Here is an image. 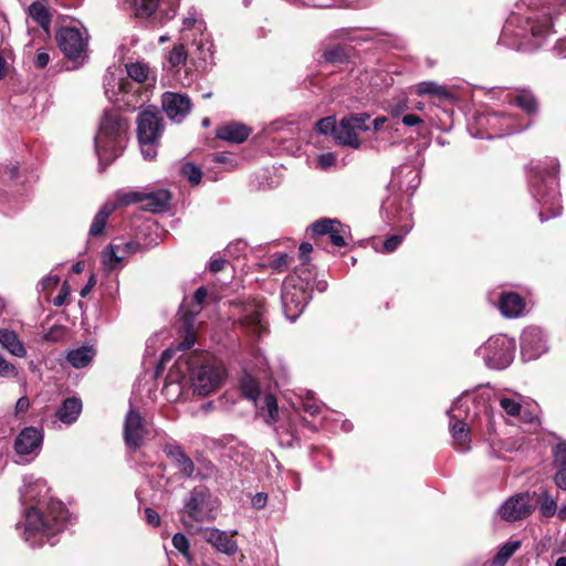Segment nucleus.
<instances>
[{
  "mask_svg": "<svg viewBox=\"0 0 566 566\" xmlns=\"http://www.w3.org/2000/svg\"><path fill=\"white\" fill-rule=\"evenodd\" d=\"M49 492L45 480L33 475L23 479L20 499L23 505L31 506L25 510L18 527H23L22 538L32 547H41L45 542L55 545L54 536L67 523V510L61 501L50 499Z\"/></svg>",
  "mask_w": 566,
  "mask_h": 566,
  "instance_id": "obj_1",
  "label": "nucleus"
},
{
  "mask_svg": "<svg viewBox=\"0 0 566 566\" xmlns=\"http://www.w3.org/2000/svg\"><path fill=\"white\" fill-rule=\"evenodd\" d=\"M224 376L222 364L206 354L180 357L169 370L163 391L169 399H177L182 392V384L189 381L195 392L207 396L219 388Z\"/></svg>",
  "mask_w": 566,
  "mask_h": 566,
  "instance_id": "obj_2",
  "label": "nucleus"
},
{
  "mask_svg": "<svg viewBox=\"0 0 566 566\" xmlns=\"http://www.w3.org/2000/svg\"><path fill=\"white\" fill-rule=\"evenodd\" d=\"M552 17L547 8L531 9L526 14L512 13L506 20L499 42L515 50H531L542 45L549 33Z\"/></svg>",
  "mask_w": 566,
  "mask_h": 566,
  "instance_id": "obj_3",
  "label": "nucleus"
},
{
  "mask_svg": "<svg viewBox=\"0 0 566 566\" xmlns=\"http://www.w3.org/2000/svg\"><path fill=\"white\" fill-rule=\"evenodd\" d=\"M558 167L556 159H547L531 169V192L534 199L542 205L538 213L542 222L555 218L562 212L557 179Z\"/></svg>",
  "mask_w": 566,
  "mask_h": 566,
  "instance_id": "obj_4",
  "label": "nucleus"
},
{
  "mask_svg": "<svg viewBox=\"0 0 566 566\" xmlns=\"http://www.w3.org/2000/svg\"><path fill=\"white\" fill-rule=\"evenodd\" d=\"M127 122L117 111H106L103 114L94 139L101 166L106 167L122 155L127 140Z\"/></svg>",
  "mask_w": 566,
  "mask_h": 566,
  "instance_id": "obj_5",
  "label": "nucleus"
},
{
  "mask_svg": "<svg viewBox=\"0 0 566 566\" xmlns=\"http://www.w3.org/2000/svg\"><path fill=\"white\" fill-rule=\"evenodd\" d=\"M310 272L301 271L289 275L282 286V306L287 319L294 322L312 297Z\"/></svg>",
  "mask_w": 566,
  "mask_h": 566,
  "instance_id": "obj_6",
  "label": "nucleus"
},
{
  "mask_svg": "<svg viewBox=\"0 0 566 566\" xmlns=\"http://www.w3.org/2000/svg\"><path fill=\"white\" fill-rule=\"evenodd\" d=\"M163 119L155 107H148L139 113L137 118V136L142 155L151 160L157 155L158 139L163 133Z\"/></svg>",
  "mask_w": 566,
  "mask_h": 566,
  "instance_id": "obj_7",
  "label": "nucleus"
},
{
  "mask_svg": "<svg viewBox=\"0 0 566 566\" xmlns=\"http://www.w3.org/2000/svg\"><path fill=\"white\" fill-rule=\"evenodd\" d=\"M514 353V340L504 335L490 337L476 349L478 356L492 369H504L509 367L513 361Z\"/></svg>",
  "mask_w": 566,
  "mask_h": 566,
  "instance_id": "obj_8",
  "label": "nucleus"
},
{
  "mask_svg": "<svg viewBox=\"0 0 566 566\" xmlns=\"http://www.w3.org/2000/svg\"><path fill=\"white\" fill-rule=\"evenodd\" d=\"M465 405L467 401H464L462 397H459L448 410L453 447L461 452L471 449L470 428L464 421L469 416V407Z\"/></svg>",
  "mask_w": 566,
  "mask_h": 566,
  "instance_id": "obj_9",
  "label": "nucleus"
},
{
  "mask_svg": "<svg viewBox=\"0 0 566 566\" xmlns=\"http://www.w3.org/2000/svg\"><path fill=\"white\" fill-rule=\"evenodd\" d=\"M265 305L261 300H249L239 307V321L247 334L262 337L268 333Z\"/></svg>",
  "mask_w": 566,
  "mask_h": 566,
  "instance_id": "obj_10",
  "label": "nucleus"
},
{
  "mask_svg": "<svg viewBox=\"0 0 566 566\" xmlns=\"http://www.w3.org/2000/svg\"><path fill=\"white\" fill-rule=\"evenodd\" d=\"M369 118L370 116L367 113L344 116L335 128V140L340 145L359 148L361 142L357 133L369 130Z\"/></svg>",
  "mask_w": 566,
  "mask_h": 566,
  "instance_id": "obj_11",
  "label": "nucleus"
},
{
  "mask_svg": "<svg viewBox=\"0 0 566 566\" xmlns=\"http://www.w3.org/2000/svg\"><path fill=\"white\" fill-rule=\"evenodd\" d=\"M88 36L77 28H63L56 33V42L63 54L72 61L83 62L87 54Z\"/></svg>",
  "mask_w": 566,
  "mask_h": 566,
  "instance_id": "obj_12",
  "label": "nucleus"
},
{
  "mask_svg": "<svg viewBox=\"0 0 566 566\" xmlns=\"http://www.w3.org/2000/svg\"><path fill=\"white\" fill-rule=\"evenodd\" d=\"M480 120H484L491 130L488 138L512 135L524 130L528 126V124L521 123L517 115L511 112H492Z\"/></svg>",
  "mask_w": 566,
  "mask_h": 566,
  "instance_id": "obj_13",
  "label": "nucleus"
},
{
  "mask_svg": "<svg viewBox=\"0 0 566 566\" xmlns=\"http://www.w3.org/2000/svg\"><path fill=\"white\" fill-rule=\"evenodd\" d=\"M44 432L38 427H25L15 437L13 441V450L24 457L25 461L34 460L41 452L43 446Z\"/></svg>",
  "mask_w": 566,
  "mask_h": 566,
  "instance_id": "obj_14",
  "label": "nucleus"
},
{
  "mask_svg": "<svg viewBox=\"0 0 566 566\" xmlns=\"http://www.w3.org/2000/svg\"><path fill=\"white\" fill-rule=\"evenodd\" d=\"M184 510L195 522L207 521L213 510L210 491L205 486L195 488L185 501Z\"/></svg>",
  "mask_w": 566,
  "mask_h": 566,
  "instance_id": "obj_15",
  "label": "nucleus"
},
{
  "mask_svg": "<svg viewBox=\"0 0 566 566\" xmlns=\"http://www.w3.org/2000/svg\"><path fill=\"white\" fill-rule=\"evenodd\" d=\"M123 433L125 444L129 450L136 451L143 446L148 434V429L144 418L137 410L130 408L126 413Z\"/></svg>",
  "mask_w": 566,
  "mask_h": 566,
  "instance_id": "obj_16",
  "label": "nucleus"
},
{
  "mask_svg": "<svg viewBox=\"0 0 566 566\" xmlns=\"http://www.w3.org/2000/svg\"><path fill=\"white\" fill-rule=\"evenodd\" d=\"M171 196L168 190L161 189L154 192L143 193L132 191L119 197V205L127 206L135 202H144V206L153 211L159 212L168 208Z\"/></svg>",
  "mask_w": 566,
  "mask_h": 566,
  "instance_id": "obj_17",
  "label": "nucleus"
},
{
  "mask_svg": "<svg viewBox=\"0 0 566 566\" xmlns=\"http://www.w3.org/2000/svg\"><path fill=\"white\" fill-rule=\"evenodd\" d=\"M547 350L543 331L536 326L525 328L521 335V354L524 360L537 359Z\"/></svg>",
  "mask_w": 566,
  "mask_h": 566,
  "instance_id": "obj_18",
  "label": "nucleus"
},
{
  "mask_svg": "<svg viewBox=\"0 0 566 566\" xmlns=\"http://www.w3.org/2000/svg\"><path fill=\"white\" fill-rule=\"evenodd\" d=\"M179 0H132L130 8L136 17L148 18L158 9L166 20L176 15Z\"/></svg>",
  "mask_w": 566,
  "mask_h": 566,
  "instance_id": "obj_19",
  "label": "nucleus"
},
{
  "mask_svg": "<svg viewBox=\"0 0 566 566\" xmlns=\"http://www.w3.org/2000/svg\"><path fill=\"white\" fill-rule=\"evenodd\" d=\"M161 106L168 118L179 124L190 113L192 103L186 94L165 92L161 96Z\"/></svg>",
  "mask_w": 566,
  "mask_h": 566,
  "instance_id": "obj_20",
  "label": "nucleus"
},
{
  "mask_svg": "<svg viewBox=\"0 0 566 566\" xmlns=\"http://www.w3.org/2000/svg\"><path fill=\"white\" fill-rule=\"evenodd\" d=\"M533 511L531 497L527 493L510 497L499 510L501 517L513 522L527 517Z\"/></svg>",
  "mask_w": 566,
  "mask_h": 566,
  "instance_id": "obj_21",
  "label": "nucleus"
},
{
  "mask_svg": "<svg viewBox=\"0 0 566 566\" xmlns=\"http://www.w3.org/2000/svg\"><path fill=\"white\" fill-rule=\"evenodd\" d=\"M505 99L510 105L520 107L527 115H534L538 111V102L528 90H518L506 94Z\"/></svg>",
  "mask_w": 566,
  "mask_h": 566,
  "instance_id": "obj_22",
  "label": "nucleus"
},
{
  "mask_svg": "<svg viewBox=\"0 0 566 566\" xmlns=\"http://www.w3.org/2000/svg\"><path fill=\"white\" fill-rule=\"evenodd\" d=\"M499 308L503 316L515 318L524 313L525 301L515 292L502 293Z\"/></svg>",
  "mask_w": 566,
  "mask_h": 566,
  "instance_id": "obj_23",
  "label": "nucleus"
},
{
  "mask_svg": "<svg viewBox=\"0 0 566 566\" xmlns=\"http://www.w3.org/2000/svg\"><path fill=\"white\" fill-rule=\"evenodd\" d=\"M251 129L244 124L231 122L217 129V137L230 143L241 144L248 139Z\"/></svg>",
  "mask_w": 566,
  "mask_h": 566,
  "instance_id": "obj_24",
  "label": "nucleus"
},
{
  "mask_svg": "<svg viewBox=\"0 0 566 566\" xmlns=\"http://www.w3.org/2000/svg\"><path fill=\"white\" fill-rule=\"evenodd\" d=\"M206 539L219 552L232 556L238 551V545L226 532L211 528L206 532Z\"/></svg>",
  "mask_w": 566,
  "mask_h": 566,
  "instance_id": "obj_25",
  "label": "nucleus"
},
{
  "mask_svg": "<svg viewBox=\"0 0 566 566\" xmlns=\"http://www.w3.org/2000/svg\"><path fill=\"white\" fill-rule=\"evenodd\" d=\"M0 346L12 356L19 358L27 356V348L14 331L0 328Z\"/></svg>",
  "mask_w": 566,
  "mask_h": 566,
  "instance_id": "obj_26",
  "label": "nucleus"
},
{
  "mask_svg": "<svg viewBox=\"0 0 566 566\" xmlns=\"http://www.w3.org/2000/svg\"><path fill=\"white\" fill-rule=\"evenodd\" d=\"M415 92L419 96H431L439 101H447L453 97L451 90L434 81H423L415 86Z\"/></svg>",
  "mask_w": 566,
  "mask_h": 566,
  "instance_id": "obj_27",
  "label": "nucleus"
},
{
  "mask_svg": "<svg viewBox=\"0 0 566 566\" xmlns=\"http://www.w3.org/2000/svg\"><path fill=\"white\" fill-rule=\"evenodd\" d=\"M554 464L556 473L554 482L556 486L566 491V443H558L554 450Z\"/></svg>",
  "mask_w": 566,
  "mask_h": 566,
  "instance_id": "obj_28",
  "label": "nucleus"
},
{
  "mask_svg": "<svg viewBox=\"0 0 566 566\" xmlns=\"http://www.w3.org/2000/svg\"><path fill=\"white\" fill-rule=\"evenodd\" d=\"M82 411V402L78 398H67L56 411V418L66 424H71L78 418Z\"/></svg>",
  "mask_w": 566,
  "mask_h": 566,
  "instance_id": "obj_29",
  "label": "nucleus"
},
{
  "mask_svg": "<svg viewBox=\"0 0 566 566\" xmlns=\"http://www.w3.org/2000/svg\"><path fill=\"white\" fill-rule=\"evenodd\" d=\"M95 355L96 350L94 347L86 345L71 349L66 355V359L74 368H84L90 365Z\"/></svg>",
  "mask_w": 566,
  "mask_h": 566,
  "instance_id": "obj_30",
  "label": "nucleus"
},
{
  "mask_svg": "<svg viewBox=\"0 0 566 566\" xmlns=\"http://www.w3.org/2000/svg\"><path fill=\"white\" fill-rule=\"evenodd\" d=\"M168 457L174 461L180 473L185 476H191L195 471L192 460L178 446H170L167 451Z\"/></svg>",
  "mask_w": 566,
  "mask_h": 566,
  "instance_id": "obj_31",
  "label": "nucleus"
},
{
  "mask_svg": "<svg viewBox=\"0 0 566 566\" xmlns=\"http://www.w3.org/2000/svg\"><path fill=\"white\" fill-rule=\"evenodd\" d=\"M116 205L106 202L96 213L90 228V235L97 237L104 232L107 219L114 212Z\"/></svg>",
  "mask_w": 566,
  "mask_h": 566,
  "instance_id": "obj_32",
  "label": "nucleus"
},
{
  "mask_svg": "<svg viewBox=\"0 0 566 566\" xmlns=\"http://www.w3.org/2000/svg\"><path fill=\"white\" fill-rule=\"evenodd\" d=\"M101 260L104 270L112 272L120 266L124 255L118 252V247L115 243H111L102 251Z\"/></svg>",
  "mask_w": 566,
  "mask_h": 566,
  "instance_id": "obj_33",
  "label": "nucleus"
},
{
  "mask_svg": "<svg viewBox=\"0 0 566 566\" xmlns=\"http://www.w3.org/2000/svg\"><path fill=\"white\" fill-rule=\"evenodd\" d=\"M522 543L518 539H510L500 546L497 554L493 558L494 566H504L506 562L520 549Z\"/></svg>",
  "mask_w": 566,
  "mask_h": 566,
  "instance_id": "obj_34",
  "label": "nucleus"
},
{
  "mask_svg": "<svg viewBox=\"0 0 566 566\" xmlns=\"http://www.w3.org/2000/svg\"><path fill=\"white\" fill-rule=\"evenodd\" d=\"M29 15L36 22L43 30L48 31L51 24V17L48 8L40 3L34 2L29 7Z\"/></svg>",
  "mask_w": 566,
  "mask_h": 566,
  "instance_id": "obj_35",
  "label": "nucleus"
},
{
  "mask_svg": "<svg viewBox=\"0 0 566 566\" xmlns=\"http://www.w3.org/2000/svg\"><path fill=\"white\" fill-rule=\"evenodd\" d=\"M240 388L248 399L256 402L260 397V387L259 381L254 376L245 373L240 380Z\"/></svg>",
  "mask_w": 566,
  "mask_h": 566,
  "instance_id": "obj_36",
  "label": "nucleus"
},
{
  "mask_svg": "<svg viewBox=\"0 0 566 566\" xmlns=\"http://www.w3.org/2000/svg\"><path fill=\"white\" fill-rule=\"evenodd\" d=\"M105 94L111 101H118L117 94L123 90L122 78L117 77L115 73L108 72L104 77Z\"/></svg>",
  "mask_w": 566,
  "mask_h": 566,
  "instance_id": "obj_37",
  "label": "nucleus"
},
{
  "mask_svg": "<svg viewBox=\"0 0 566 566\" xmlns=\"http://www.w3.org/2000/svg\"><path fill=\"white\" fill-rule=\"evenodd\" d=\"M127 75L137 83H144L148 78L149 67L144 62L127 63Z\"/></svg>",
  "mask_w": 566,
  "mask_h": 566,
  "instance_id": "obj_38",
  "label": "nucleus"
},
{
  "mask_svg": "<svg viewBox=\"0 0 566 566\" xmlns=\"http://www.w3.org/2000/svg\"><path fill=\"white\" fill-rule=\"evenodd\" d=\"M522 396L514 395V397H500V406L506 412V415L515 417L518 416L522 409Z\"/></svg>",
  "mask_w": 566,
  "mask_h": 566,
  "instance_id": "obj_39",
  "label": "nucleus"
},
{
  "mask_svg": "<svg viewBox=\"0 0 566 566\" xmlns=\"http://www.w3.org/2000/svg\"><path fill=\"white\" fill-rule=\"evenodd\" d=\"M262 410H266L268 412V423H273L277 420L279 417V407L275 396L272 394H266L263 397L262 405L260 406Z\"/></svg>",
  "mask_w": 566,
  "mask_h": 566,
  "instance_id": "obj_40",
  "label": "nucleus"
},
{
  "mask_svg": "<svg viewBox=\"0 0 566 566\" xmlns=\"http://www.w3.org/2000/svg\"><path fill=\"white\" fill-rule=\"evenodd\" d=\"M171 542L174 547L190 563L192 556L190 554V543L187 536L182 533H176Z\"/></svg>",
  "mask_w": 566,
  "mask_h": 566,
  "instance_id": "obj_41",
  "label": "nucleus"
},
{
  "mask_svg": "<svg viewBox=\"0 0 566 566\" xmlns=\"http://www.w3.org/2000/svg\"><path fill=\"white\" fill-rule=\"evenodd\" d=\"M338 220L336 219H319L312 224V231L317 235H328L334 228H337Z\"/></svg>",
  "mask_w": 566,
  "mask_h": 566,
  "instance_id": "obj_42",
  "label": "nucleus"
},
{
  "mask_svg": "<svg viewBox=\"0 0 566 566\" xmlns=\"http://www.w3.org/2000/svg\"><path fill=\"white\" fill-rule=\"evenodd\" d=\"M196 29L202 33L205 29V22L198 19V13L195 9L188 11L187 15L182 20V32Z\"/></svg>",
  "mask_w": 566,
  "mask_h": 566,
  "instance_id": "obj_43",
  "label": "nucleus"
},
{
  "mask_svg": "<svg viewBox=\"0 0 566 566\" xmlns=\"http://www.w3.org/2000/svg\"><path fill=\"white\" fill-rule=\"evenodd\" d=\"M187 56V51L182 44L175 45L168 55V63L171 67H178L186 63Z\"/></svg>",
  "mask_w": 566,
  "mask_h": 566,
  "instance_id": "obj_44",
  "label": "nucleus"
},
{
  "mask_svg": "<svg viewBox=\"0 0 566 566\" xmlns=\"http://www.w3.org/2000/svg\"><path fill=\"white\" fill-rule=\"evenodd\" d=\"M539 510L546 517L553 516L556 513L557 503L547 492H543L539 495Z\"/></svg>",
  "mask_w": 566,
  "mask_h": 566,
  "instance_id": "obj_45",
  "label": "nucleus"
},
{
  "mask_svg": "<svg viewBox=\"0 0 566 566\" xmlns=\"http://www.w3.org/2000/svg\"><path fill=\"white\" fill-rule=\"evenodd\" d=\"M181 174L192 185H198L202 178V171L200 168L191 163L182 165Z\"/></svg>",
  "mask_w": 566,
  "mask_h": 566,
  "instance_id": "obj_46",
  "label": "nucleus"
},
{
  "mask_svg": "<svg viewBox=\"0 0 566 566\" xmlns=\"http://www.w3.org/2000/svg\"><path fill=\"white\" fill-rule=\"evenodd\" d=\"M348 234V228L343 226L339 221L337 228H334L328 234L331 242L335 247H345L346 245V235Z\"/></svg>",
  "mask_w": 566,
  "mask_h": 566,
  "instance_id": "obj_47",
  "label": "nucleus"
},
{
  "mask_svg": "<svg viewBox=\"0 0 566 566\" xmlns=\"http://www.w3.org/2000/svg\"><path fill=\"white\" fill-rule=\"evenodd\" d=\"M412 226H405L402 234H394L387 238L384 242L385 252H394L402 242L405 235L411 230Z\"/></svg>",
  "mask_w": 566,
  "mask_h": 566,
  "instance_id": "obj_48",
  "label": "nucleus"
},
{
  "mask_svg": "<svg viewBox=\"0 0 566 566\" xmlns=\"http://www.w3.org/2000/svg\"><path fill=\"white\" fill-rule=\"evenodd\" d=\"M18 375V368L8 359H6L2 354H0V377L13 379L17 378Z\"/></svg>",
  "mask_w": 566,
  "mask_h": 566,
  "instance_id": "obj_49",
  "label": "nucleus"
},
{
  "mask_svg": "<svg viewBox=\"0 0 566 566\" xmlns=\"http://www.w3.org/2000/svg\"><path fill=\"white\" fill-rule=\"evenodd\" d=\"M336 126H337V124L335 122V118L329 116V117L319 119L316 123L315 128L321 134L327 135L331 133L335 137Z\"/></svg>",
  "mask_w": 566,
  "mask_h": 566,
  "instance_id": "obj_50",
  "label": "nucleus"
},
{
  "mask_svg": "<svg viewBox=\"0 0 566 566\" xmlns=\"http://www.w3.org/2000/svg\"><path fill=\"white\" fill-rule=\"evenodd\" d=\"M253 364H254V367L259 370V373L264 378L272 377V369L269 365L268 358L263 354L258 353L254 357Z\"/></svg>",
  "mask_w": 566,
  "mask_h": 566,
  "instance_id": "obj_51",
  "label": "nucleus"
},
{
  "mask_svg": "<svg viewBox=\"0 0 566 566\" xmlns=\"http://www.w3.org/2000/svg\"><path fill=\"white\" fill-rule=\"evenodd\" d=\"M290 255L287 253H281L272 256L270 260V268L276 272H283L287 269L290 263Z\"/></svg>",
  "mask_w": 566,
  "mask_h": 566,
  "instance_id": "obj_52",
  "label": "nucleus"
},
{
  "mask_svg": "<svg viewBox=\"0 0 566 566\" xmlns=\"http://www.w3.org/2000/svg\"><path fill=\"white\" fill-rule=\"evenodd\" d=\"M115 245L118 247V252H120V254L124 255V259L127 255L137 253L142 249V245L133 240L127 242L115 243Z\"/></svg>",
  "mask_w": 566,
  "mask_h": 566,
  "instance_id": "obj_53",
  "label": "nucleus"
},
{
  "mask_svg": "<svg viewBox=\"0 0 566 566\" xmlns=\"http://www.w3.org/2000/svg\"><path fill=\"white\" fill-rule=\"evenodd\" d=\"M247 250V243L242 240H238L235 242H231L227 247V252L231 255L239 256L240 254L244 253Z\"/></svg>",
  "mask_w": 566,
  "mask_h": 566,
  "instance_id": "obj_54",
  "label": "nucleus"
},
{
  "mask_svg": "<svg viewBox=\"0 0 566 566\" xmlns=\"http://www.w3.org/2000/svg\"><path fill=\"white\" fill-rule=\"evenodd\" d=\"M335 156L332 153H325L318 156V166L322 169H327L335 164Z\"/></svg>",
  "mask_w": 566,
  "mask_h": 566,
  "instance_id": "obj_55",
  "label": "nucleus"
},
{
  "mask_svg": "<svg viewBox=\"0 0 566 566\" xmlns=\"http://www.w3.org/2000/svg\"><path fill=\"white\" fill-rule=\"evenodd\" d=\"M343 50L340 48H333L324 52V57L328 62H337L343 59Z\"/></svg>",
  "mask_w": 566,
  "mask_h": 566,
  "instance_id": "obj_56",
  "label": "nucleus"
},
{
  "mask_svg": "<svg viewBox=\"0 0 566 566\" xmlns=\"http://www.w3.org/2000/svg\"><path fill=\"white\" fill-rule=\"evenodd\" d=\"M208 295V292H207V289L203 287V286H200L196 292H195V295H193V302H195V306L197 307L196 311H200L201 310V305L202 303L205 302L206 297Z\"/></svg>",
  "mask_w": 566,
  "mask_h": 566,
  "instance_id": "obj_57",
  "label": "nucleus"
},
{
  "mask_svg": "<svg viewBox=\"0 0 566 566\" xmlns=\"http://www.w3.org/2000/svg\"><path fill=\"white\" fill-rule=\"evenodd\" d=\"M145 518H146V522L151 526L156 527V526H159V524H160L159 514L150 507H147L145 510Z\"/></svg>",
  "mask_w": 566,
  "mask_h": 566,
  "instance_id": "obj_58",
  "label": "nucleus"
},
{
  "mask_svg": "<svg viewBox=\"0 0 566 566\" xmlns=\"http://www.w3.org/2000/svg\"><path fill=\"white\" fill-rule=\"evenodd\" d=\"M29 408H30V401L25 396H23L18 399V401L14 406V413H15V416L25 413L29 410Z\"/></svg>",
  "mask_w": 566,
  "mask_h": 566,
  "instance_id": "obj_59",
  "label": "nucleus"
},
{
  "mask_svg": "<svg viewBox=\"0 0 566 566\" xmlns=\"http://www.w3.org/2000/svg\"><path fill=\"white\" fill-rule=\"evenodd\" d=\"M50 61V55L45 51H39L34 57V65L38 69H44Z\"/></svg>",
  "mask_w": 566,
  "mask_h": 566,
  "instance_id": "obj_60",
  "label": "nucleus"
},
{
  "mask_svg": "<svg viewBox=\"0 0 566 566\" xmlns=\"http://www.w3.org/2000/svg\"><path fill=\"white\" fill-rule=\"evenodd\" d=\"M268 502V495L265 493H256L252 497V505L256 510H261L266 505Z\"/></svg>",
  "mask_w": 566,
  "mask_h": 566,
  "instance_id": "obj_61",
  "label": "nucleus"
},
{
  "mask_svg": "<svg viewBox=\"0 0 566 566\" xmlns=\"http://www.w3.org/2000/svg\"><path fill=\"white\" fill-rule=\"evenodd\" d=\"M60 282V277L56 274H49L41 281V285L43 290L50 289L52 286L57 285Z\"/></svg>",
  "mask_w": 566,
  "mask_h": 566,
  "instance_id": "obj_62",
  "label": "nucleus"
},
{
  "mask_svg": "<svg viewBox=\"0 0 566 566\" xmlns=\"http://www.w3.org/2000/svg\"><path fill=\"white\" fill-rule=\"evenodd\" d=\"M401 122L406 126H416L422 123V119L418 115L407 114L402 117Z\"/></svg>",
  "mask_w": 566,
  "mask_h": 566,
  "instance_id": "obj_63",
  "label": "nucleus"
},
{
  "mask_svg": "<svg viewBox=\"0 0 566 566\" xmlns=\"http://www.w3.org/2000/svg\"><path fill=\"white\" fill-rule=\"evenodd\" d=\"M302 407L307 413L312 416L319 412V406L314 401H303Z\"/></svg>",
  "mask_w": 566,
  "mask_h": 566,
  "instance_id": "obj_64",
  "label": "nucleus"
}]
</instances>
